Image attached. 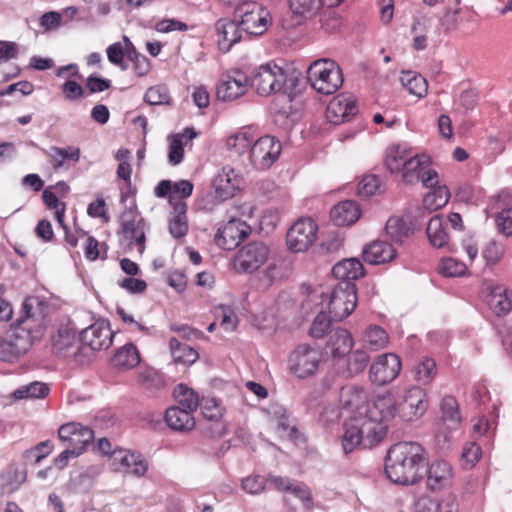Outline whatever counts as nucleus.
Here are the masks:
<instances>
[{
    "label": "nucleus",
    "mask_w": 512,
    "mask_h": 512,
    "mask_svg": "<svg viewBox=\"0 0 512 512\" xmlns=\"http://www.w3.org/2000/svg\"><path fill=\"white\" fill-rule=\"evenodd\" d=\"M393 399H395L393 397ZM395 415L398 414L404 421H412L422 417L428 408V398L426 391L419 387L409 388L400 402L394 400Z\"/></svg>",
    "instance_id": "nucleus-13"
},
{
    "label": "nucleus",
    "mask_w": 512,
    "mask_h": 512,
    "mask_svg": "<svg viewBox=\"0 0 512 512\" xmlns=\"http://www.w3.org/2000/svg\"><path fill=\"white\" fill-rule=\"evenodd\" d=\"M42 152L50 158L55 170L62 168L66 161L78 162L81 154L80 149L74 146L65 148L51 146L49 149H42Z\"/></svg>",
    "instance_id": "nucleus-35"
},
{
    "label": "nucleus",
    "mask_w": 512,
    "mask_h": 512,
    "mask_svg": "<svg viewBox=\"0 0 512 512\" xmlns=\"http://www.w3.org/2000/svg\"><path fill=\"white\" fill-rule=\"evenodd\" d=\"M439 273L446 277H459L466 273L464 262L454 258H443L439 264Z\"/></svg>",
    "instance_id": "nucleus-53"
},
{
    "label": "nucleus",
    "mask_w": 512,
    "mask_h": 512,
    "mask_svg": "<svg viewBox=\"0 0 512 512\" xmlns=\"http://www.w3.org/2000/svg\"><path fill=\"white\" fill-rule=\"evenodd\" d=\"M165 421L169 428L180 432H188L195 426L193 412L180 406L168 408L165 412Z\"/></svg>",
    "instance_id": "nucleus-33"
},
{
    "label": "nucleus",
    "mask_w": 512,
    "mask_h": 512,
    "mask_svg": "<svg viewBox=\"0 0 512 512\" xmlns=\"http://www.w3.org/2000/svg\"><path fill=\"white\" fill-rule=\"evenodd\" d=\"M113 332L105 320L96 321L80 333V341L92 350H103L111 346Z\"/></svg>",
    "instance_id": "nucleus-20"
},
{
    "label": "nucleus",
    "mask_w": 512,
    "mask_h": 512,
    "mask_svg": "<svg viewBox=\"0 0 512 512\" xmlns=\"http://www.w3.org/2000/svg\"><path fill=\"white\" fill-rule=\"evenodd\" d=\"M253 143V136L248 131L236 132L226 140L227 148L238 155H241L248 150L250 151Z\"/></svg>",
    "instance_id": "nucleus-47"
},
{
    "label": "nucleus",
    "mask_w": 512,
    "mask_h": 512,
    "mask_svg": "<svg viewBox=\"0 0 512 512\" xmlns=\"http://www.w3.org/2000/svg\"><path fill=\"white\" fill-rule=\"evenodd\" d=\"M174 397L183 409L194 412L200 404L199 395L184 384H178L174 389Z\"/></svg>",
    "instance_id": "nucleus-44"
},
{
    "label": "nucleus",
    "mask_w": 512,
    "mask_h": 512,
    "mask_svg": "<svg viewBox=\"0 0 512 512\" xmlns=\"http://www.w3.org/2000/svg\"><path fill=\"white\" fill-rule=\"evenodd\" d=\"M289 7L300 18L311 17L320 8L318 0H289Z\"/></svg>",
    "instance_id": "nucleus-52"
},
{
    "label": "nucleus",
    "mask_w": 512,
    "mask_h": 512,
    "mask_svg": "<svg viewBox=\"0 0 512 512\" xmlns=\"http://www.w3.org/2000/svg\"><path fill=\"white\" fill-rule=\"evenodd\" d=\"M49 387L43 382L34 381L16 389L12 396L16 400L44 398L49 394Z\"/></svg>",
    "instance_id": "nucleus-45"
},
{
    "label": "nucleus",
    "mask_w": 512,
    "mask_h": 512,
    "mask_svg": "<svg viewBox=\"0 0 512 512\" xmlns=\"http://www.w3.org/2000/svg\"><path fill=\"white\" fill-rule=\"evenodd\" d=\"M401 82L404 87L419 98L424 97L428 90V83L424 77L412 71L402 73Z\"/></svg>",
    "instance_id": "nucleus-46"
},
{
    "label": "nucleus",
    "mask_w": 512,
    "mask_h": 512,
    "mask_svg": "<svg viewBox=\"0 0 512 512\" xmlns=\"http://www.w3.org/2000/svg\"><path fill=\"white\" fill-rule=\"evenodd\" d=\"M318 227L310 218L297 220L287 232L286 242L290 251H306L315 241Z\"/></svg>",
    "instance_id": "nucleus-15"
},
{
    "label": "nucleus",
    "mask_w": 512,
    "mask_h": 512,
    "mask_svg": "<svg viewBox=\"0 0 512 512\" xmlns=\"http://www.w3.org/2000/svg\"><path fill=\"white\" fill-rule=\"evenodd\" d=\"M358 113V106L353 95L338 94L328 104L326 109L327 120L339 125L352 119Z\"/></svg>",
    "instance_id": "nucleus-19"
},
{
    "label": "nucleus",
    "mask_w": 512,
    "mask_h": 512,
    "mask_svg": "<svg viewBox=\"0 0 512 512\" xmlns=\"http://www.w3.org/2000/svg\"><path fill=\"white\" fill-rule=\"evenodd\" d=\"M326 346L334 366L352 351L354 339L347 329L336 328L330 331Z\"/></svg>",
    "instance_id": "nucleus-26"
},
{
    "label": "nucleus",
    "mask_w": 512,
    "mask_h": 512,
    "mask_svg": "<svg viewBox=\"0 0 512 512\" xmlns=\"http://www.w3.org/2000/svg\"><path fill=\"white\" fill-rule=\"evenodd\" d=\"M365 399L364 389L360 386L349 385L340 390V403L344 407L357 406Z\"/></svg>",
    "instance_id": "nucleus-49"
},
{
    "label": "nucleus",
    "mask_w": 512,
    "mask_h": 512,
    "mask_svg": "<svg viewBox=\"0 0 512 512\" xmlns=\"http://www.w3.org/2000/svg\"><path fill=\"white\" fill-rule=\"evenodd\" d=\"M169 349L175 363L192 365L199 358V354L194 348L180 343L175 337L170 339Z\"/></svg>",
    "instance_id": "nucleus-41"
},
{
    "label": "nucleus",
    "mask_w": 512,
    "mask_h": 512,
    "mask_svg": "<svg viewBox=\"0 0 512 512\" xmlns=\"http://www.w3.org/2000/svg\"><path fill=\"white\" fill-rule=\"evenodd\" d=\"M307 79L314 90L324 95L335 93L343 84L342 70L331 59L312 62L307 71Z\"/></svg>",
    "instance_id": "nucleus-4"
},
{
    "label": "nucleus",
    "mask_w": 512,
    "mask_h": 512,
    "mask_svg": "<svg viewBox=\"0 0 512 512\" xmlns=\"http://www.w3.org/2000/svg\"><path fill=\"white\" fill-rule=\"evenodd\" d=\"M187 208V204L173 207L169 219V232L174 238H183L188 232Z\"/></svg>",
    "instance_id": "nucleus-39"
},
{
    "label": "nucleus",
    "mask_w": 512,
    "mask_h": 512,
    "mask_svg": "<svg viewBox=\"0 0 512 512\" xmlns=\"http://www.w3.org/2000/svg\"><path fill=\"white\" fill-rule=\"evenodd\" d=\"M380 188V179L376 175H366L358 184L357 193L361 197L368 198L374 195Z\"/></svg>",
    "instance_id": "nucleus-58"
},
{
    "label": "nucleus",
    "mask_w": 512,
    "mask_h": 512,
    "mask_svg": "<svg viewBox=\"0 0 512 512\" xmlns=\"http://www.w3.org/2000/svg\"><path fill=\"white\" fill-rule=\"evenodd\" d=\"M485 302L495 315H506L512 310V292L501 285L489 286L485 295Z\"/></svg>",
    "instance_id": "nucleus-28"
},
{
    "label": "nucleus",
    "mask_w": 512,
    "mask_h": 512,
    "mask_svg": "<svg viewBox=\"0 0 512 512\" xmlns=\"http://www.w3.org/2000/svg\"><path fill=\"white\" fill-rule=\"evenodd\" d=\"M402 363L395 353H384L377 356L369 370V378L375 385L382 386L394 381L400 374Z\"/></svg>",
    "instance_id": "nucleus-14"
},
{
    "label": "nucleus",
    "mask_w": 512,
    "mask_h": 512,
    "mask_svg": "<svg viewBox=\"0 0 512 512\" xmlns=\"http://www.w3.org/2000/svg\"><path fill=\"white\" fill-rule=\"evenodd\" d=\"M414 379L421 384H429L437 374L436 362L425 356L413 368Z\"/></svg>",
    "instance_id": "nucleus-43"
},
{
    "label": "nucleus",
    "mask_w": 512,
    "mask_h": 512,
    "mask_svg": "<svg viewBox=\"0 0 512 512\" xmlns=\"http://www.w3.org/2000/svg\"><path fill=\"white\" fill-rule=\"evenodd\" d=\"M388 340V334L383 328L377 325L369 326L364 331L361 338L362 349H364L366 352L367 350L373 352L379 351L386 347Z\"/></svg>",
    "instance_id": "nucleus-37"
},
{
    "label": "nucleus",
    "mask_w": 512,
    "mask_h": 512,
    "mask_svg": "<svg viewBox=\"0 0 512 512\" xmlns=\"http://www.w3.org/2000/svg\"><path fill=\"white\" fill-rule=\"evenodd\" d=\"M362 257L368 264L380 265L393 260L396 257V250L385 241H373L364 247Z\"/></svg>",
    "instance_id": "nucleus-30"
},
{
    "label": "nucleus",
    "mask_w": 512,
    "mask_h": 512,
    "mask_svg": "<svg viewBox=\"0 0 512 512\" xmlns=\"http://www.w3.org/2000/svg\"><path fill=\"white\" fill-rule=\"evenodd\" d=\"M430 158L425 154H411L406 159L402 171V178L405 183L412 184L421 181L425 187H433L438 184V174L429 167Z\"/></svg>",
    "instance_id": "nucleus-12"
},
{
    "label": "nucleus",
    "mask_w": 512,
    "mask_h": 512,
    "mask_svg": "<svg viewBox=\"0 0 512 512\" xmlns=\"http://www.w3.org/2000/svg\"><path fill=\"white\" fill-rule=\"evenodd\" d=\"M332 322L335 321L331 318V315H327L325 311L321 310L312 322L309 330L310 336L316 339L322 338Z\"/></svg>",
    "instance_id": "nucleus-54"
},
{
    "label": "nucleus",
    "mask_w": 512,
    "mask_h": 512,
    "mask_svg": "<svg viewBox=\"0 0 512 512\" xmlns=\"http://www.w3.org/2000/svg\"><path fill=\"white\" fill-rule=\"evenodd\" d=\"M241 179L232 167H223L213 178L215 197L221 201L232 198L239 190Z\"/></svg>",
    "instance_id": "nucleus-23"
},
{
    "label": "nucleus",
    "mask_w": 512,
    "mask_h": 512,
    "mask_svg": "<svg viewBox=\"0 0 512 512\" xmlns=\"http://www.w3.org/2000/svg\"><path fill=\"white\" fill-rule=\"evenodd\" d=\"M58 436L69 447L79 449L82 453L86 445L94 439V432L88 426H83L77 422H70L60 426Z\"/></svg>",
    "instance_id": "nucleus-21"
},
{
    "label": "nucleus",
    "mask_w": 512,
    "mask_h": 512,
    "mask_svg": "<svg viewBox=\"0 0 512 512\" xmlns=\"http://www.w3.org/2000/svg\"><path fill=\"white\" fill-rule=\"evenodd\" d=\"M270 249L262 242H250L241 247L233 260L237 272L252 274L268 260Z\"/></svg>",
    "instance_id": "nucleus-11"
},
{
    "label": "nucleus",
    "mask_w": 512,
    "mask_h": 512,
    "mask_svg": "<svg viewBox=\"0 0 512 512\" xmlns=\"http://www.w3.org/2000/svg\"><path fill=\"white\" fill-rule=\"evenodd\" d=\"M332 274L340 280L339 282L354 283L355 280L364 276V267L357 258L343 259L333 266Z\"/></svg>",
    "instance_id": "nucleus-32"
},
{
    "label": "nucleus",
    "mask_w": 512,
    "mask_h": 512,
    "mask_svg": "<svg viewBox=\"0 0 512 512\" xmlns=\"http://www.w3.org/2000/svg\"><path fill=\"white\" fill-rule=\"evenodd\" d=\"M32 305L23 303L24 315L10 329L4 338L0 339V361L13 363L24 355L34 341Z\"/></svg>",
    "instance_id": "nucleus-3"
},
{
    "label": "nucleus",
    "mask_w": 512,
    "mask_h": 512,
    "mask_svg": "<svg viewBox=\"0 0 512 512\" xmlns=\"http://www.w3.org/2000/svg\"><path fill=\"white\" fill-rule=\"evenodd\" d=\"M432 190L428 192L423 198V207L429 211L434 212L443 208L450 199V191L445 185H434Z\"/></svg>",
    "instance_id": "nucleus-40"
},
{
    "label": "nucleus",
    "mask_w": 512,
    "mask_h": 512,
    "mask_svg": "<svg viewBox=\"0 0 512 512\" xmlns=\"http://www.w3.org/2000/svg\"><path fill=\"white\" fill-rule=\"evenodd\" d=\"M61 90L68 101H77L84 96L83 87L75 80H67Z\"/></svg>",
    "instance_id": "nucleus-63"
},
{
    "label": "nucleus",
    "mask_w": 512,
    "mask_h": 512,
    "mask_svg": "<svg viewBox=\"0 0 512 512\" xmlns=\"http://www.w3.org/2000/svg\"><path fill=\"white\" fill-rule=\"evenodd\" d=\"M360 214V208L355 201L345 200L332 208L330 218L336 226H349L359 219Z\"/></svg>",
    "instance_id": "nucleus-31"
},
{
    "label": "nucleus",
    "mask_w": 512,
    "mask_h": 512,
    "mask_svg": "<svg viewBox=\"0 0 512 512\" xmlns=\"http://www.w3.org/2000/svg\"><path fill=\"white\" fill-rule=\"evenodd\" d=\"M440 407L443 424L446 425L449 431L439 430L436 434V438L439 442H450L451 431L456 430L462 420L459 406L457 400L453 396H445L441 401Z\"/></svg>",
    "instance_id": "nucleus-25"
},
{
    "label": "nucleus",
    "mask_w": 512,
    "mask_h": 512,
    "mask_svg": "<svg viewBox=\"0 0 512 512\" xmlns=\"http://www.w3.org/2000/svg\"><path fill=\"white\" fill-rule=\"evenodd\" d=\"M107 58L113 65L119 66L122 70L127 69L124 64L125 47L121 42H115L109 45L106 49Z\"/></svg>",
    "instance_id": "nucleus-61"
},
{
    "label": "nucleus",
    "mask_w": 512,
    "mask_h": 512,
    "mask_svg": "<svg viewBox=\"0 0 512 512\" xmlns=\"http://www.w3.org/2000/svg\"><path fill=\"white\" fill-rule=\"evenodd\" d=\"M412 154L406 143L392 144L386 150L385 165L392 173L403 171L406 159Z\"/></svg>",
    "instance_id": "nucleus-34"
},
{
    "label": "nucleus",
    "mask_w": 512,
    "mask_h": 512,
    "mask_svg": "<svg viewBox=\"0 0 512 512\" xmlns=\"http://www.w3.org/2000/svg\"><path fill=\"white\" fill-rule=\"evenodd\" d=\"M281 151V142L276 137L262 136L250 148V163L256 170L265 171L278 160Z\"/></svg>",
    "instance_id": "nucleus-10"
},
{
    "label": "nucleus",
    "mask_w": 512,
    "mask_h": 512,
    "mask_svg": "<svg viewBox=\"0 0 512 512\" xmlns=\"http://www.w3.org/2000/svg\"><path fill=\"white\" fill-rule=\"evenodd\" d=\"M326 299L331 318L335 322L344 320L354 311L357 304L355 283L338 282Z\"/></svg>",
    "instance_id": "nucleus-9"
},
{
    "label": "nucleus",
    "mask_w": 512,
    "mask_h": 512,
    "mask_svg": "<svg viewBox=\"0 0 512 512\" xmlns=\"http://www.w3.org/2000/svg\"><path fill=\"white\" fill-rule=\"evenodd\" d=\"M251 233V227L239 218H232L218 228L215 243L223 250H233Z\"/></svg>",
    "instance_id": "nucleus-16"
},
{
    "label": "nucleus",
    "mask_w": 512,
    "mask_h": 512,
    "mask_svg": "<svg viewBox=\"0 0 512 512\" xmlns=\"http://www.w3.org/2000/svg\"><path fill=\"white\" fill-rule=\"evenodd\" d=\"M427 237L430 244L435 248H449V234L444 225L442 217L439 215L433 216L426 229Z\"/></svg>",
    "instance_id": "nucleus-36"
},
{
    "label": "nucleus",
    "mask_w": 512,
    "mask_h": 512,
    "mask_svg": "<svg viewBox=\"0 0 512 512\" xmlns=\"http://www.w3.org/2000/svg\"><path fill=\"white\" fill-rule=\"evenodd\" d=\"M52 351L61 357H70L77 354L78 338L76 332L70 328L59 329L51 338Z\"/></svg>",
    "instance_id": "nucleus-29"
},
{
    "label": "nucleus",
    "mask_w": 512,
    "mask_h": 512,
    "mask_svg": "<svg viewBox=\"0 0 512 512\" xmlns=\"http://www.w3.org/2000/svg\"><path fill=\"white\" fill-rule=\"evenodd\" d=\"M249 86V78L240 70L224 74L217 86L216 97L222 102H231L243 96Z\"/></svg>",
    "instance_id": "nucleus-18"
},
{
    "label": "nucleus",
    "mask_w": 512,
    "mask_h": 512,
    "mask_svg": "<svg viewBox=\"0 0 512 512\" xmlns=\"http://www.w3.org/2000/svg\"><path fill=\"white\" fill-rule=\"evenodd\" d=\"M184 158V148L182 137L180 135H173L169 139L168 147V162L172 166L179 165Z\"/></svg>",
    "instance_id": "nucleus-56"
},
{
    "label": "nucleus",
    "mask_w": 512,
    "mask_h": 512,
    "mask_svg": "<svg viewBox=\"0 0 512 512\" xmlns=\"http://www.w3.org/2000/svg\"><path fill=\"white\" fill-rule=\"evenodd\" d=\"M273 415L276 418V427L279 433L287 434L290 437L297 433L296 427L289 424V418L283 407H276Z\"/></svg>",
    "instance_id": "nucleus-60"
},
{
    "label": "nucleus",
    "mask_w": 512,
    "mask_h": 512,
    "mask_svg": "<svg viewBox=\"0 0 512 512\" xmlns=\"http://www.w3.org/2000/svg\"><path fill=\"white\" fill-rule=\"evenodd\" d=\"M267 482L268 479L265 476L249 475L242 479L241 487L248 494L258 495L265 490Z\"/></svg>",
    "instance_id": "nucleus-55"
},
{
    "label": "nucleus",
    "mask_w": 512,
    "mask_h": 512,
    "mask_svg": "<svg viewBox=\"0 0 512 512\" xmlns=\"http://www.w3.org/2000/svg\"><path fill=\"white\" fill-rule=\"evenodd\" d=\"M193 184L189 180H179L173 183L172 193L169 195V204L176 207L178 204H187L185 199L193 192Z\"/></svg>",
    "instance_id": "nucleus-48"
},
{
    "label": "nucleus",
    "mask_w": 512,
    "mask_h": 512,
    "mask_svg": "<svg viewBox=\"0 0 512 512\" xmlns=\"http://www.w3.org/2000/svg\"><path fill=\"white\" fill-rule=\"evenodd\" d=\"M498 231L506 236L512 235V208L503 209L496 217Z\"/></svg>",
    "instance_id": "nucleus-64"
},
{
    "label": "nucleus",
    "mask_w": 512,
    "mask_h": 512,
    "mask_svg": "<svg viewBox=\"0 0 512 512\" xmlns=\"http://www.w3.org/2000/svg\"><path fill=\"white\" fill-rule=\"evenodd\" d=\"M370 362L368 353L360 348L351 351L345 358L336 362V373L344 378H353L364 372Z\"/></svg>",
    "instance_id": "nucleus-24"
},
{
    "label": "nucleus",
    "mask_w": 512,
    "mask_h": 512,
    "mask_svg": "<svg viewBox=\"0 0 512 512\" xmlns=\"http://www.w3.org/2000/svg\"><path fill=\"white\" fill-rule=\"evenodd\" d=\"M424 448L417 442L402 441L390 447L387 454L385 472L396 484L413 485L421 478V468L425 463Z\"/></svg>",
    "instance_id": "nucleus-2"
},
{
    "label": "nucleus",
    "mask_w": 512,
    "mask_h": 512,
    "mask_svg": "<svg viewBox=\"0 0 512 512\" xmlns=\"http://www.w3.org/2000/svg\"><path fill=\"white\" fill-rule=\"evenodd\" d=\"M453 470L451 465L443 460L433 461L427 470V487L431 491H440L452 484Z\"/></svg>",
    "instance_id": "nucleus-27"
},
{
    "label": "nucleus",
    "mask_w": 512,
    "mask_h": 512,
    "mask_svg": "<svg viewBox=\"0 0 512 512\" xmlns=\"http://www.w3.org/2000/svg\"><path fill=\"white\" fill-rule=\"evenodd\" d=\"M140 363V354L137 347L128 343L116 350L112 357V364L123 370L136 367Z\"/></svg>",
    "instance_id": "nucleus-38"
},
{
    "label": "nucleus",
    "mask_w": 512,
    "mask_h": 512,
    "mask_svg": "<svg viewBox=\"0 0 512 512\" xmlns=\"http://www.w3.org/2000/svg\"><path fill=\"white\" fill-rule=\"evenodd\" d=\"M393 395L384 394L375 398L365 415L349 419L344 425L341 439L345 454L357 447L371 448L378 444L387 433L386 422L395 417Z\"/></svg>",
    "instance_id": "nucleus-1"
},
{
    "label": "nucleus",
    "mask_w": 512,
    "mask_h": 512,
    "mask_svg": "<svg viewBox=\"0 0 512 512\" xmlns=\"http://www.w3.org/2000/svg\"><path fill=\"white\" fill-rule=\"evenodd\" d=\"M385 230L387 236L396 243H402L412 233L408 222L398 216H392L387 220Z\"/></svg>",
    "instance_id": "nucleus-42"
},
{
    "label": "nucleus",
    "mask_w": 512,
    "mask_h": 512,
    "mask_svg": "<svg viewBox=\"0 0 512 512\" xmlns=\"http://www.w3.org/2000/svg\"><path fill=\"white\" fill-rule=\"evenodd\" d=\"M290 492L297 497L306 510H312L314 507L313 497L310 488L303 482H295Z\"/></svg>",
    "instance_id": "nucleus-59"
},
{
    "label": "nucleus",
    "mask_w": 512,
    "mask_h": 512,
    "mask_svg": "<svg viewBox=\"0 0 512 512\" xmlns=\"http://www.w3.org/2000/svg\"><path fill=\"white\" fill-rule=\"evenodd\" d=\"M53 449L52 442L49 440L38 443L35 447L28 449L24 453L26 459H35V462H40L43 458L48 456Z\"/></svg>",
    "instance_id": "nucleus-62"
},
{
    "label": "nucleus",
    "mask_w": 512,
    "mask_h": 512,
    "mask_svg": "<svg viewBox=\"0 0 512 512\" xmlns=\"http://www.w3.org/2000/svg\"><path fill=\"white\" fill-rule=\"evenodd\" d=\"M322 361L321 349L310 344H299L288 358L290 372L299 379L314 375Z\"/></svg>",
    "instance_id": "nucleus-8"
},
{
    "label": "nucleus",
    "mask_w": 512,
    "mask_h": 512,
    "mask_svg": "<svg viewBox=\"0 0 512 512\" xmlns=\"http://www.w3.org/2000/svg\"><path fill=\"white\" fill-rule=\"evenodd\" d=\"M249 78V85L260 96L280 92L287 80L285 70L275 63H266L256 68Z\"/></svg>",
    "instance_id": "nucleus-7"
},
{
    "label": "nucleus",
    "mask_w": 512,
    "mask_h": 512,
    "mask_svg": "<svg viewBox=\"0 0 512 512\" xmlns=\"http://www.w3.org/2000/svg\"><path fill=\"white\" fill-rule=\"evenodd\" d=\"M417 512H456V505L448 499H426L418 503Z\"/></svg>",
    "instance_id": "nucleus-51"
},
{
    "label": "nucleus",
    "mask_w": 512,
    "mask_h": 512,
    "mask_svg": "<svg viewBox=\"0 0 512 512\" xmlns=\"http://www.w3.org/2000/svg\"><path fill=\"white\" fill-rule=\"evenodd\" d=\"M120 241L129 250L136 249L142 255L145 251L146 231L148 224L137 213L136 209L128 208L120 216Z\"/></svg>",
    "instance_id": "nucleus-5"
},
{
    "label": "nucleus",
    "mask_w": 512,
    "mask_h": 512,
    "mask_svg": "<svg viewBox=\"0 0 512 512\" xmlns=\"http://www.w3.org/2000/svg\"><path fill=\"white\" fill-rule=\"evenodd\" d=\"M110 465L114 471L136 477L144 476L148 470V462L139 452L125 449H117L110 454Z\"/></svg>",
    "instance_id": "nucleus-17"
},
{
    "label": "nucleus",
    "mask_w": 512,
    "mask_h": 512,
    "mask_svg": "<svg viewBox=\"0 0 512 512\" xmlns=\"http://www.w3.org/2000/svg\"><path fill=\"white\" fill-rule=\"evenodd\" d=\"M145 101L150 105H169L171 96L166 85H155L150 87L144 97Z\"/></svg>",
    "instance_id": "nucleus-50"
},
{
    "label": "nucleus",
    "mask_w": 512,
    "mask_h": 512,
    "mask_svg": "<svg viewBox=\"0 0 512 512\" xmlns=\"http://www.w3.org/2000/svg\"><path fill=\"white\" fill-rule=\"evenodd\" d=\"M203 416L211 421H218L223 416V409L215 398H203L199 404Z\"/></svg>",
    "instance_id": "nucleus-57"
},
{
    "label": "nucleus",
    "mask_w": 512,
    "mask_h": 512,
    "mask_svg": "<svg viewBox=\"0 0 512 512\" xmlns=\"http://www.w3.org/2000/svg\"><path fill=\"white\" fill-rule=\"evenodd\" d=\"M214 26L216 43L221 52H229L235 44L242 40L243 31L237 20L221 18L216 21Z\"/></svg>",
    "instance_id": "nucleus-22"
},
{
    "label": "nucleus",
    "mask_w": 512,
    "mask_h": 512,
    "mask_svg": "<svg viewBox=\"0 0 512 512\" xmlns=\"http://www.w3.org/2000/svg\"><path fill=\"white\" fill-rule=\"evenodd\" d=\"M237 19L243 33L248 35H262L271 24L270 12L256 2H243L235 10Z\"/></svg>",
    "instance_id": "nucleus-6"
}]
</instances>
